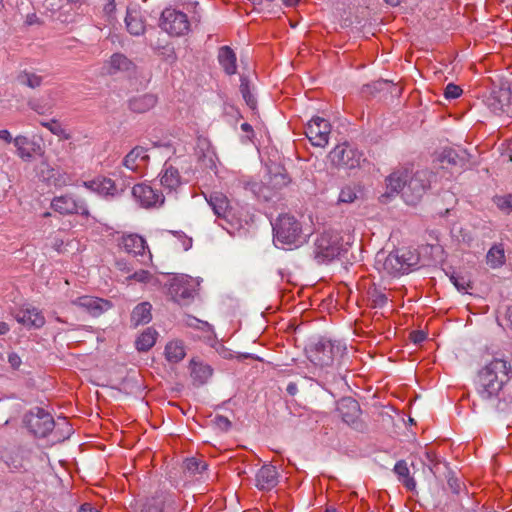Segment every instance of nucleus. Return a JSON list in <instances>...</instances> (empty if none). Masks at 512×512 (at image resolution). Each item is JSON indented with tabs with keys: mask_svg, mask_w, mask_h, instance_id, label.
<instances>
[{
	"mask_svg": "<svg viewBox=\"0 0 512 512\" xmlns=\"http://www.w3.org/2000/svg\"><path fill=\"white\" fill-rule=\"evenodd\" d=\"M125 24L128 32L139 36L145 31V19L141 8L137 4H131L127 7Z\"/></svg>",
	"mask_w": 512,
	"mask_h": 512,
	"instance_id": "22",
	"label": "nucleus"
},
{
	"mask_svg": "<svg viewBox=\"0 0 512 512\" xmlns=\"http://www.w3.org/2000/svg\"><path fill=\"white\" fill-rule=\"evenodd\" d=\"M171 505L165 507L164 502L160 499H151L144 504L142 512H170Z\"/></svg>",
	"mask_w": 512,
	"mask_h": 512,
	"instance_id": "40",
	"label": "nucleus"
},
{
	"mask_svg": "<svg viewBox=\"0 0 512 512\" xmlns=\"http://www.w3.org/2000/svg\"><path fill=\"white\" fill-rule=\"evenodd\" d=\"M345 343L326 337L319 338L309 345L306 354L311 363L323 369L332 367L346 353Z\"/></svg>",
	"mask_w": 512,
	"mask_h": 512,
	"instance_id": "4",
	"label": "nucleus"
},
{
	"mask_svg": "<svg viewBox=\"0 0 512 512\" xmlns=\"http://www.w3.org/2000/svg\"><path fill=\"white\" fill-rule=\"evenodd\" d=\"M430 177L431 173L426 170L413 172L408 167H402L386 178V185L390 194L401 192L408 205H415L430 187Z\"/></svg>",
	"mask_w": 512,
	"mask_h": 512,
	"instance_id": "1",
	"label": "nucleus"
},
{
	"mask_svg": "<svg viewBox=\"0 0 512 512\" xmlns=\"http://www.w3.org/2000/svg\"><path fill=\"white\" fill-rule=\"evenodd\" d=\"M134 199L144 208L160 207L165 201L163 193L146 183H139L132 188Z\"/></svg>",
	"mask_w": 512,
	"mask_h": 512,
	"instance_id": "14",
	"label": "nucleus"
},
{
	"mask_svg": "<svg viewBox=\"0 0 512 512\" xmlns=\"http://www.w3.org/2000/svg\"><path fill=\"white\" fill-rule=\"evenodd\" d=\"M129 279H133L140 283H150L154 280V277L147 270H139L130 275Z\"/></svg>",
	"mask_w": 512,
	"mask_h": 512,
	"instance_id": "44",
	"label": "nucleus"
},
{
	"mask_svg": "<svg viewBox=\"0 0 512 512\" xmlns=\"http://www.w3.org/2000/svg\"><path fill=\"white\" fill-rule=\"evenodd\" d=\"M199 283L188 275H179L171 279L168 293L172 300L183 303L192 299L196 293Z\"/></svg>",
	"mask_w": 512,
	"mask_h": 512,
	"instance_id": "9",
	"label": "nucleus"
},
{
	"mask_svg": "<svg viewBox=\"0 0 512 512\" xmlns=\"http://www.w3.org/2000/svg\"><path fill=\"white\" fill-rule=\"evenodd\" d=\"M179 239H180L182 247L185 251L189 250L192 247V238H190L186 235H180Z\"/></svg>",
	"mask_w": 512,
	"mask_h": 512,
	"instance_id": "51",
	"label": "nucleus"
},
{
	"mask_svg": "<svg viewBox=\"0 0 512 512\" xmlns=\"http://www.w3.org/2000/svg\"><path fill=\"white\" fill-rule=\"evenodd\" d=\"M0 140L4 141L6 144L13 143L14 137L7 129L0 130Z\"/></svg>",
	"mask_w": 512,
	"mask_h": 512,
	"instance_id": "49",
	"label": "nucleus"
},
{
	"mask_svg": "<svg viewBox=\"0 0 512 512\" xmlns=\"http://www.w3.org/2000/svg\"><path fill=\"white\" fill-rule=\"evenodd\" d=\"M3 0H0V10L3 8Z\"/></svg>",
	"mask_w": 512,
	"mask_h": 512,
	"instance_id": "61",
	"label": "nucleus"
},
{
	"mask_svg": "<svg viewBox=\"0 0 512 512\" xmlns=\"http://www.w3.org/2000/svg\"><path fill=\"white\" fill-rule=\"evenodd\" d=\"M493 203L504 213L512 212V194L497 195L493 198Z\"/></svg>",
	"mask_w": 512,
	"mask_h": 512,
	"instance_id": "38",
	"label": "nucleus"
},
{
	"mask_svg": "<svg viewBox=\"0 0 512 512\" xmlns=\"http://www.w3.org/2000/svg\"><path fill=\"white\" fill-rule=\"evenodd\" d=\"M502 158L503 160H508L509 162H512V139L507 141L505 148L502 152Z\"/></svg>",
	"mask_w": 512,
	"mask_h": 512,
	"instance_id": "48",
	"label": "nucleus"
},
{
	"mask_svg": "<svg viewBox=\"0 0 512 512\" xmlns=\"http://www.w3.org/2000/svg\"><path fill=\"white\" fill-rule=\"evenodd\" d=\"M386 3L392 5V6H397L398 4H400L401 0H384Z\"/></svg>",
	"mask_w": 512,
	"mask_h": 512,
	"instance_id": "60",
	"label": "nucleus"
},
{
	"mask_svg": "<svg viewBox=\"0 0 512 512\" xmlns=\"http://www.w3.org/2000/svg\"><path fill=\"white\" fill-rule=\"evenodd\" d=\"M450 280L460 292H467L471 288L470 281L465 276L452 274Z\"/></svg>",
	"mask_w": 512,
	"mask_h": 512,
	"instance_id": "41",
	"label": "nucleus"
},
{
	"mask_svg": "<svg viewBox=\"0 0 512 512\" xmlns=\"http://www.w3.org/2000/svg\"><path fill=\"white\" fill-rule=\"evenodd\" d=\"M287 392L290 394V395H295L296 392H297V386L296 384L294 383H290L288 386H287Z\"/></svg>",
	"mask_w": 512,
	"mask_h": 512,
	"instance_id": "57",
	"label": "nucleus"
},
{
	"mask_svg": "<svg viewBox=\"0 0 512 512\" xmlns=\"http://www.w3.org/2000/svg\"><path fill=\"white\" fill-rule=\"evenodd\" d=\"M160 27L171 36H181L189 31L190 23L185 13L166 8L160 18Z\"/></svg>",
	"mask_w": 512,
	"mask_h": 512,
	"instance_id": "8",
	"label": "nucleus"
},
{
	"mask_svg": "<svg viewBox=\"0 0 512 512\" xmlns=\"http://www.w3.org/2000/svg\"><path fill=\"white\" fill-rule=\"evenodd\" d=\"M185 469L192 474H201L207 469V465L204 461L197 458H188L184 462Z\"/></svg>",
	"mask_w": 512,
	"mask_h": 512,
	"instance_id": "39",
	"label": "nucleus"
},
{
	"mask_svg": "<svg viewBox=\"0 0 512 512\" xmlns=\"http://www.w3.org/2000/svg\"><path fill=\"white\" fill-rule=\"evenodd\" d=\"M300 0H282L284 6L294 7L299 3Z\"/></svg>",
	"mask_w": 512,
	"mask_h": 512,
	"instance_id": "56",
	"label": "nucleus"
},
{
	"mask_svg": "<svg viewBox=\"0 0 512 512\" xmlns=\"http://www.w3.org/2000/svg\"><path fill=\"white\" fill-rule=\"evenodd\" d=\"M274 241L283 246H299L305 242L300 222L290 214H281L273 224Z\"/></svg>",
	"mask_w": 512,
	"mask_h": 512,
	"instance_id": "6",
	"label": "nucleus"
},
{
	"mask_svg": "<svg viewBox=\"0 0 512 512\" xmlns=\"http://www.w3.org/2000/svg\"><path fill=\"white\" fill-rule=\"evenodd\" d=\"M506 318L510 323V327L512 328V307H509L506 313Z\"/></svg>",
	"mask_w": 512,
	"mask_h": 512,
	"instance_id": "58",
	"label": "nucleus"
},
{
	"mask_svg": "<svg viewBox=\"0 0 512 512\" xmlns=\"http://www.w3.org/2000/svg\"><path fill=\"white\" fill-rule=\"evenodd\" d=\"M191 377L198 385L205 384L212 376V368L202 362L192 359L190 361Z\"/></svg>",
	"mask_w": 512,
	"mask_h": 512,
	"instance_id": "30",
	"label": "nucleus"
},
{
	"mask_svg": "<svg viewBox=\"0 0 512 512\" xmlns=\"http://www.w3.org/2000/svg\"><path fill=\"white\" fill-rule=\"evenodd\" d=\"M370 295H371L372 306L374 308H382L386 305V303L388 301V297L386 296V294H384L383 292H381L377 289H374L373 291H371Z\"/></svg>",
	"mask_w": 512,
	"mask_h": 512,
	"instance_id": "43",
	"label": "nucleus"
},
{
	"mask_svg": "<svg viewBox=\"0 0 512 512\" xmlns=\"http://www.w3.org/2000/svg\"><path fill=\"white\" fill-rule=\"evenodd\" d=\"M362 194V188L356 184L344 186L339 193L338 203L350 204L356 201Z\"/></svg>",
	"mask_w": 512,
	"mask_h": 512,
	"instance_id": "35",
	"label": "nucleus"
},
{
	"mask_svg": "<svg viewBox=\"0 0 512 512\" xmlns=\"http://www.w3.org/2000/svg\"><path fill=\"white\" fill-rule=\"evenodd\" d=\"M511 100L512 91L510 88L500 87L491 91L486 99V105L492 113L501 115L508 113Z\"/></svg>",
	"mask_w": 512,
	"mask_h": 512,
	"instance_id": "15",
	"label": "nucleus"
},
{
	"mask_svg": "<svg viewBox=\"0 0 512 512\" xmlns=\"http://www.w3.org/2000/svg\"><path fill=\"white\" fill-rule=\"evenodd\" d=\"M338 409L343 421L347 424L354 423L360 413V406L358 402L351 398L341 400Z\"/></svg>",
	"mask_w": 512,
	"mask_h": 512,
	"instance_id": "26",
	"label": "nucleus"
},
{
	"mask_svg": "<svg viewBox=\"0 0 512 512\" xmlns=\"http://www.w3.org/2000/svg\"><path fill=\"white\" fill-rule=\"evenodd\" d=\"M133 68V63L123 54L115 53L105 63L104 69L110 74H116L117 72H127Z\"/></svg>",
	"mask_w": 512,
	"mask_h": 512,
	"instance_id": "25",
	"label": "nucleus"
},
{
	"mask_svg": "<svg viewBox=\"0 0 512 512\" xmlns=\"http://www.w3.org/2000/svg\"><path fill=\"white\" fill-rule=\"evenodd\" d=\"M107 1L108 2H107V4L104 7V11L107 14H110V13H112L115 10V3H114V0H107Z\"/></svg>",
	"mask_w": 512,
	"mask_h": 512,
	"instance_id": "54",
	"label": "nucleus"
},
{
	"mask_svg": "<svg viewBox=\"0 0 512 512\" xmlns=\"http://www.w3.org/2000/svg\"><path fill=\"white\" fill-rule=\"evenodd\" d=\"M192 320L195 322H199V320L197 318H192Z\"/></svg>",
	"mask_w": 512,
	"mask_h": 512,
	"instance_id": "63",
	"label": "nucleus"
},
{
	"mask_svg": "<svg viewBox=\"0 0 512 512\" xmlns=\"http://www.w3.org/2000/svg\"><path fill=\"white\" fill-rule=\"evenodd\" d=\"M505 249L503 244H494L486 254V263L492 269H497L505 264Z\"/></svg>",
	"mask_w": 512,
	"mask_h": 512,
	"instance_id": "31",
	"label": "nucleus"
},
{
	"mask_svg": "<svg viewBox=\"0 0 512 512\" xmlns=\"http://www.w3.org/2000/svg\"><path fill=\"white\" fill-rule=\"evenodd\" d=\"M10 327L7 323L0 321V335H5L9 332Z\"/></svg>",
	"mask_w": 512,
	"mask_h": 512,
	"instance_id": "55",
	"label": "nucleus"
},
{
	"mask_svg": "<svg viewBox=\"0 0 512 512\" xmlns=\"http://www.w3.org/2000/svg\"><path fill=\"white\" fill-rule=\"evenodd\" d=\"M16 321L27 328L39 329L45 324L43 313L29 304L21 306L14 314Z\"/></svg>",
	"mask_w": 512,
	"mask_h": 512,
	"instance_id": "17",
	"label": "nucleus"
},
{
	"mask_svg": "<svg viewBox=\"0 0 512 512\" xmlns=\"http://www.w3.org/2000/svg\"><path fill=\"white\" fill-rule=\"evenodd\" d=\"M278 483V472L272 465L262 466L256 474V486L260 490L269 491Z\"/></svg>",
	"mask_w": 512,
	"mask_h": 512,
	"instance_id": "23",
	"label": "nucleus"
},
{
	"mask_svg": "<svg viewBox=\"0 0 512 512\" xmlns=\"http://www.w3.org/2000/svg\"><path fill=\"white\" fill-rule=\"evenodd\" d=\"M148 161L147 149L136 146L123 158L122 165L132 172L141 173Z\"/></svg>",
	"mask_w": 512,
	"mask_h": 512,
	"instance_id": "21",
	"label": "nucleus"
},
{
	"mask_svg": "<svg viewBox=\"0 0 512 512\" xmlns=\"http://www.w3.org/2000/svg\"><path fill=\"white\" fill-rule=\"evenodd\" d=\"M120 246L127 253L140 256H145V251L148 249L145 239L138 234L123 235Z\"/></svg>",
	"mask_w": 512,
	"mask_h": 512,
	"instance_id": "24",
	"label": "nucleus"
},
{
	"mask_svg": "<svg viewBox=\"0 0 512 512\" xmlns=\"http://www.w3.org/2000/svg\"><path fill=\"white\" fill-rule=\"evenodd\" d=\"M412 258L410 252L394 251L388 255L378 253L375 267L383 277H397L410 271L411 266L414 265Z\"/></svg>",
	"mask_w": 512,
	"mask_h": 512,
	"instance_id": "7",
	"label": "nucleus"
},
{
	"mask_svg": "<svg viewBox=\"0 0 512 512\" xmlns=\"http://www.w3.org/2000/svg\"><path fill=\"white\" fill-rule=\"evenodd\" d=\"M13 145L16 155L24 162H30L41 152V146L38 143L22 134L14 137Z\"/></svg>",
	"mask_w": 512,
	"mask_h": 512,
	"instance_id": "18",
	"label": "nucleus"
},
{
	"mask_svg": "<svg viewBox=\"0 0 512 512\" xmlns=\"http://www.w3.org/2000/svg\"><path fill=\"white\" fill-rule=\"evenodd\" d=\"M166 360L171 364L179 363L186 356L184 344L181 340L169 341L164 349Z\"/></svg>",
	"mask_w": 512,
	"mask_h": 512,
	"instance_id": "28",
	"label": "nucleus"
},
{
	"mask_svg": "<svg viewBox=\"0 0 512 512\" xmlns=\"http://www.w3.org/2000/svg\"><path fill=\"white\" fill-rule=\"evenodd\" d=\"M448 155L450 156V155H451V152H448ZM451 160H452V158H450V157H449V161H451Z\"/></svg>",
	"mask_w": 512,
	"mask_h": 512,
	"instance_id": "64",
	"label": "nucleus"
},
{
	"mask_svg": "<svg viewBox=\"0 0 512 512\" xmlns=\"http://www.w3.org/2000/svg\"><path fill=\"white\" fill-rule=\"evenodd\" d=\"M83 186L102 197H116L119 190L114 180L105 176H98L90 181H84Z\"/></svg>",
	"mask_w": 512,
	"mask_h": 512,
	"instance_id": "19",
	"label": "nucleus"
},
{
	"mask_svg": "<svg viewBox=\"0 0 512 512\" xmlns=\"http://www.w3.org/2000/svg\"><path fill=\"white\" fill-rule=\"evenodd\" d=\"M205 199L218 218H222L227 221H230L234 218V209L230 203V200L224 193L220 191H214L209 195H205Z\"/></svg>",
	"mask_w": 512,
	"mask_h": 512,
	"instance_id": "16",
	"label": "nucleus"
},
{
	"mask_svg": "<svg viewBox=\"0 0 512 512\" xmlns=\"http://www.w3.org/2000/svg\"><path fill=\"white\" fill-rule=\"evenodd\" d=\"M72 304L79 306L94 317L101 315L103 312L109 310L112 307L110 301L88 295L78 297L72 301Z\"/></svg>",
	"mask_w": 512,
	"mask_h": 512,
	"instance_id": "20",
	"label": "nucleus"
},
{
	"mask_svg": "<svg viewBox=\"0 0 512 512\" xmlns=\"http://www.w3.org/2000/svg\"><path fill=\"white\" fill-rule=\"evenodd\" d=\"M331 124L321 117L312 118L305 129V135L313 146L324 148L329 142Z\"/></svg>",
	"mask_w": 512,
	"mask_h": 512,
	"instance_id": "13",
	"label": "nucleus"
},
{
	"mask_svg": "<svg viewBox=\"0 0 512 512\" xmlns=\"http://www.w3.org/2000/svg\"><path fill=\"white\" fill-rule=\"evenodd\" d=\"M54 185L55 186H65V185H67V177H66V175L62 174V175H59L57 178H55Z\"/></svg>",
	"mask_w": 512,
	"mask_h": 512,
	"instance_id": "52",
	"label": "nucleus"
},
{
	"mask_svg": "<svg viewBox=\"0 0 512 512\" xmlns=\"http://www.w3.org/2000/svg\"><path fill=\"white\" fill-rule=\"evenodd\" d=\"M51 208L61 215L79 214L88 217L89 209L84 199L72 194L56 196L51 201Z\"/></svg>",
	"mask_w": 512,
	"mask_h": 512,
	"instance_id": "10",
	"label": "nucleus"
},
{
	"mask_svg": "<svg viewBox=\"0 0 512 512\" xmlns=\"http://www.w3.org/2000/svg\"><path fill=\"white\" fill-rule=\"evenodd\" d=\"M17 80L21 85L35 89L42 84V77L35 73L22 71L18 74Z\"/></svg>",
	"mask_w": 512,
	"mask_h": 512,
	"instance_id": "36",
	"label": "nucleus"
},
{
	"mask_svg": "<svg viewBox=\"0 0 512 512\" xmlns=\"http://www.w3.org/2000/svg\"><path fill=\"white\" fill-rule=\"evenodd\" d=\"M240 91H241V94H242L246 104L250 108L254 109L256 107V99L251 94V92L249 90L248 82L245 79L241 80Z\"/></svg>",
	"mask_w": 512,
	"mask_h": 512,
	"instance_id": "42",
	"label": "nucleus"
},
{
	"mask_svg": "<svg viewBox=\"0 0 512 512\" xmlns=\"http://www.w3.org/2000/svg\"><path fill=\"white\" fill-rule=\"evenodd\" d=\"M8 362L13 369H18L22 363L20 356L16 353L8 355Z\"/></svg>",
	"mask_w": 512,
	"mask_h": 512,
	"instance_id": "47",
	"label": "nucleus"
},
{
	"mask_svg": "<svg viewBox=\"0 0 512 512\" xmlns=\"http://www.w3.org/2000/svg\"><path fill=\"white\" fill-rule=\"evenodd\" d=\"M425 338H426V335L422 331H414V332L411 333V340L415 344L421 343L422 341L425 340Z\"/></svg>",
	"mask_w": 512,
	"mask_h": 512,
	"instance_id": "50",
	"label": "nucleus"
},
{
	"mask_svg": "<svg viewBox=\"0 0 512 512\" xmlns=\"http://www.w3.org/2000/svg\"><path fill=\"white\" fill-rule=\"evenodd\" d=\"M511 365L500 358L493 359L478 375L477 392L483 400L496 398L510 379Z\"/></svg>",
	"mask_w": 512,
	"mask_h": 512,
	"instance_id": "2",
	"label": "nucleus"
},
{
	"mask_svg": "<svg viewBox=\"0 0 512 512\" xmlns=\"http://www.w3.org/2000/svg\"><path fill=\"white\" fill-rule=\"evenodd\" d=\"M151 257H152L151 253H150V251H148V259L151 260Z\"/></svg>",
	"mask_w": 512,
	"mask_h": 512,
	"instance_id": "62",
	"label": "nucleus"
},
{
	"mask_svg": "<svg viewBox=\"0 0 512 512\" xmlns=\"http://www.w3.org/2000/svg\"><path fill=\"white\" fill-rule=\"evenodd\" d=\"M218 61L226 74L233 75L237 71L236 55L229 46H222L218 52Z\"/></svg>",
	"mask_w": 512,
	"mask_h": 512,
	"instance_id": "27",
	"label": "nucleus"
},
{
	"mask_svg": "<svg viewBox=\"0 0 512 512\" xmlns=\"http://www.w3.org/2000/svg\"><path fill=\"white\" fill-rule=\"evenodd\" d=\"M157 335L158 333L156 330L147 328L136 339V349L142 352L150 350L155 345Z\"/></svg>",
	"mask_w": 512,
	"mask_h": 512,
	"instance_id": "33",
	"label": "nucleus"
},
{
	"mask_svg": "<svg viewBox=\"0 0 512 512\" xmlns=\"http://www.w3.org/2000/svg\"><path fill=\"white\" fill-rule=\"evenodd\" d=\"M151 308L152 306L148 302L138 304L131 314V322L133 325L138 326L150 322L152 319Z\"/></svg>",
	"mask_w": 512,
	"mask_h": 512,
	"instance_id": "32",
	"label": "nucleus"
},
{
	"mask_svg": "<svg viewBox=\"0 0 512 512\" xmlns=\"http://www.w3.org/2000/svg\"><path fill=\"white\" fill-rule=\"evenodd\" d=\"M79 512H100V511L98 509H96L95 507H93L91 504L85 503V504L81 505Z\"/></svg>",
	"mask_w": 512,
	"mask_h": 512,
	"instance_id": "53",
	"label": "nucleus"
},
{
	"mask_svg": "<svg viewBox=\"0 0 512 512\" xmlns=\"http://www.w3.org/2000/svg\"><path fill=\"white\" fill-rule=\"evenodd\" d=\"M241 129H242V131H244V132H251V131H252V127H251V125H250V124H248V123H242V124H241Z\"/></svg>",
	"mask_w": 512,
	"mask_h": 512,
	"instance_id": "59",
	"label": "nucleus"
},
{
	"mask_svg": "<svg viewBox=\"0 0 512 512\" xmlns=\"http://www.w3.org/2000/svg\"><path fill=\"white\" fill-rule=\"evenodd\" d=\"M214 424L216 425L217 428H219L222 431H227L231 426L230 420L222 415H217L214 418Z\"/></svg>",
	"mask_w": 512,
	"mask_h": 512,
	"instance_id": "46",
	"label": "nucleus"
},
{
	"mask_svg": "<svg viewBox=\"0 0 512 512\" xmlns=\"http://www.w3.org/2000/svg\"><path fill=\"white\" fill-rule=\"evenodd\" d=\"M157 103V98L153 94H143L133 97L129 101V107L136 113H145L152 109Z\"/></svg>",
	"mask_w": 512,
	"mask_h": 512,
	"instance_id": "29",
	"label": "nucleus"
},
{
	"mask_svg": "<svg viewBox=\"0 0 512 512\" xmlns=\"http://www.w3.org/2000/svg\"><path fill=\"white\" fill-rule=\"evenodd\" d=\"M462 93V89L453 83H449L444 90V96L446 99H456Z\"/></svg>",
	"mask_w": 512,
	"mask_h": 512,
	"instance_id": "45",
	"label": "nucleus"
},
{
	"mask_svg": "<svg viewBox=\"0 0 512 512\" xmlns=\"http://www.w3.org/2000/svg\"><path fill=\"white\" fill-rule=\"evenodd\" d=\"M352 243V236L348 232L325 230L317 236L314 242V258L322 264L339 257Z\"/></svg>",
	"mask_w": 512,
	"mask_h": 512,
	"instance_id": "3",
	"label": "nucleus"
},
{
	"mask_svg": "<svg viewBox=\"0 0 512 512\" xmlns=\"http://www.w3.org/2000/svg\"><path fill=\"white\" fill-rule=\"evenodd\" d=\"M187 160L182 156L167 159L158 175L160 185L167 193H178L188 182L184 174L187 172Z\"/></svg>",
	"mask_w": 512,
	"mask_h": 512,
	"instance_id": "5",
	"label": "nucleus"
},
{
	"mask_svg": "<svg viewBox=\"0 0 512 512\" xmlns=\"http://www.w3.org/2000/svg\"><path fill=\"white\" fill-rule=\"evenodd\" d=\"M30 431L38 437H46L54 428L53 417L42 408H35L25 417Z\"/></svg>",
	"mask_w": 512,
	"mask_h": 512,
	"instance_id": "11",
	"label": "nucleus"
},
{
	"mask_svg": "<svg viewBox=\"0 0 512 512\" xmlns=\"http://www.w3.org/2000/svg\"><path fill=\"white\" fill-rule=\"evenodd\" d=\"M331 162L342 168L353 169L360 165L362 154L348 143L337 145L329 154Z\"/></svg>",
	"mask_w": 512,
	"mask_h": 512,
	"instance_id": "12",
	"label": "nucleus"
},
{
	"mask_svg": "<svg viewBox=\"0 0 512 512\" xmlns=\"http://www.w3.org/2000/svg\"><path fill=\"white\" fill-rule=\"evenodd\" d=\"M40 124L47 128L52 134L64 139L69 140L71 138L70 133L62 127L59 121L53 119L50 121H41Z\"/></svg>",
	"mask_w": 512,
	"mask_h": 512,
	"instance_id": "37",
	"label": "nucleus"
},
{
	"mask_svg": "<svg viewBox=\"0 0 512 512\" xmlns=\"http://www.w3.org/2000/svg\"><path fill=\"white\" fill-rule=\"evenodd\" d=\"M394 472L397 474L399 480L408 490H414L416 487L415 480L410 476V471L407 463L404 460L398 461L394 466Z\"/></svg>",
	"mask_w": 512,
	"mask_h": 512,
	"instance_id": "34",
	"label": "nucleus"
}]
</instances>
